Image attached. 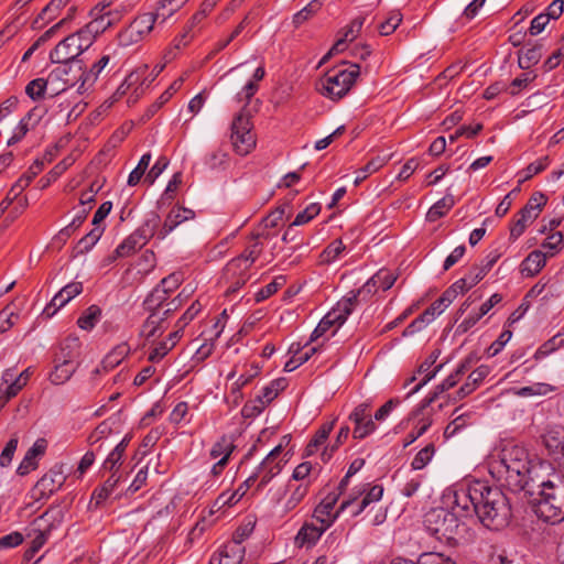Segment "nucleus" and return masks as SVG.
Here are the masks:
<instances>
[{"label":"nucleus","mask_w":564,"mask_h":564,"mask_svg":"<svg viewBox=\"0 0 564 564\" xmlns=\"http://www.w3.org/2000/svg\"><path fill=\"white\" fill-rule=\"evenodd\" d=\"M158 217L145 221L140 228L128 236L115 250L112 260L117 258H126L133 254L137 250L141 249L151 237L158 238V230L155 228L159 225Z\"/></svg>","instance_id":"13"},{"label":"nucleus","mask_w":564,"mask_h":564,"mask_svg":"<svg viewBox=\"0 0 564 564\" xmlns=\"http://www.w3.org/2000/svg\"><path fill=\"white\" fill-rule=\"evenodd\" d=\"M130 347L127 343H121L112 348L101 361V367L105 371H109L119 366L122 360L129 355Z\"/></svg>","instance_id":"32"},{"label":"nucleus","mask_w":564,"mask_h":564,"mask_svg":"<svg viewBox=\"0 0 564 564\" xmlns=\"http://www.w3.org/2000/svg\"><path fill=\"white\" fill-rule=\"evenodd\" d=\"M77 36L68 35L62 40L55 48L50 53V59L54 64H58L51 72V77L62 78V76L68 74L70 63L80 64V61L76 58L84 52L80 46V42H77Z\"/></svg>","instance_id":"10"},{"label":"nucleus","mask_w":564,"mask_h":564,"mask_svg":"<svg viewBox=\"0 0 564 564\" xmlns=\"http://www.w3.org/2000/svg\"><path fill=\"white\" fill-rule=\"evenodd\" d=\"M433 420L431 416H424L417 421L415 430L408 434L406 441L404 443V447H408L412 443H414L419 437H421L432 425Z\"/></svg>","instance_id":"58"},{"label":"nucleus","mask_w":564,"mask_h":564,"mask_svg":"<svg viewBox=\"0 0 564 564\" xmlns=\"http://www.w3.org/2000/svg\"><path fill=\"white\" fill-rule=\"evenodd\" d=\"M546 202V196L541 192H536L529 198L528 203L520 210V213L533 223L539 217Z\"/></svg>","instance_id":"34"},{"label":"nucleus","mask_w":564,"mask_h":564,"mask_svg":"<svg viewBox=\"0 0 564 564\" xmlns=\"http://www.w3.org/2000/svg\"><path fill=\"white\" fill-rule=\"evenodd\" d=\"M234 449L232 440L228 436H223L212 446L209 455L214 460H229Z\"/></svg>","instance_id":"37"},{"label":"nucleus","mask_w":564,"mask_h":564,"mask_svg":"<svg viewBox=\"0 0 564 564\" xmlns=\"http://www.w3.org/2000/svg\"><path fill=\"white\" fill-rule=\"evenodd\" d=\"M489 473L501 486L512 492L530 490V486L551 470L545 462L533 463L525 447L506 444L494 453L488 464Z\"/></svg>","instance_id":"1"},{"label":"nucleus","mask_w":564,"mask_h":564,"mask_svg":"<svg viewBox=\"0 0 564 564\" xmlns=\"http://www.w3.org/2000/svg\"><path fill=\"white\" fill-rule=\"evenodd\" d=\"M359 75L360 66L358 64H349L347 68L343 69H332L319 78L316 89L330 100H339L349 93Z\"/></svg>","instance_id":"6"},{"label":"nucleus","mask_w":564,"mask_h":564,"mask_svg":"<svg viewBox=\"0 0 564 564\" xmlns=\"http://www.w3.org/2000/svg\"><path fill=\"white\" fill-rule=\"evenodd\" d=\"M355 295L339 300L337 304L319 321L311 335V341L317 340L332 328V336H334L352 313Z\"/></svg>","instance_id":"9"},{"label":"nucleus","mask_w":564,"mask_h":564,"mask_svg":"<svg viewBox=\"0 0 564 564\" xmlns=\"http://www.w3.org/2000/svg\"><path fill=\"white\" fill-rule=\"evenodd\" d=\"M90 208H91L90 206L79 208L77 210L76 215L74 216L73 220L70 221V224H68L66 227L62 228L58 231V234L56 235V239L62 242H65L86 220V218L90 212Z\"/></svg>","instance_id":"35"},{"label":"nucleus","mask_w":564,"mask_h":564,"mask_svg":"<svg viewBox=\"0 0 564 564\" xmlns=\"http://www.w3.org/2000/svg\"><path fill=\"white\" fill-rule=\"evenodd\" d=\"M482 481L475 480L447 488L443 495V503L451 511L458 513L459 518L470 511L476 513L477 502L481 498Z\"/></svg>","instance_id":"7"},{"label":"nucleus","mask_w":564,"mask_h":564,"mask_svg":"<svg viewBox=\"0 0 564 564\" xmlns=\"http://www.w3.org/2000/svg\"><path fill=\"white\" fill-rule=\"evenodd\" d=\"M110 57L109 55H104L100 57L99 61L93 64L90 70L88 73L82 74V84L78 89H82L85 87V85L88 83L89 85H93L98 75L101 73V70L107 66L109 63Z\"/></svg>","instance_id":"47"},{"label":"nucleus","mask_w":564,"mask_h":564,"mask_svg":"<svg viewBox=\"0 0 564 564\" xmlns=\"http://www.w3.org/2000/svg\"><path fill=\"white\" fill-rule=\"evenodd\" d=\"M427 531L441 542L457 543L466 531V524L458 513L446 507L434 508L424 517Z\"/></svg>","instance_id":"5"},{"label":"nucleus","mask_w":564,"mask_h":564,"mask_svg":"<svg viewBox=\"0 0 564 564\" xmlns=\"http://www.w3.org/2000/svg\"><path fill=\"white\" fill-rule=\"evenodd\" d=\"M169 164L170 160L165 155L160 156L145 175L144 182L149 183V185H152L155 180L165 171Z\"/></svg>","instance_id":"62"},{"label":"nucleus","mask_w":564,"mask_h":564,"mask_svg":"<svg viewBox=\"0 0 564 564\" xmlns=\"http://www.w3.org/2000/svg\"><path fill=\"white\" fill-rule=\"evenodd\" d=\"M55 77H51V74L46 79L35 78L31 80L25 87V94L33 100H39L44 97L47 85Z\"/></svg>","instance_id":"45"},{"label":"nucleus","mask_w":564,"mask_h":564,"mask_svg":"<svg viewBox=\"0 0 564 564\" xmlns=\"http://www.w3.org/2000/svg\"><path fill=\"white\" fill-rule=\"evenodd\" d=\"M334 427V422H327L324 423L319 430L316 432L314 438L308 443L306 447V452L308 455H312L315 453V451L324 444V442L327 440L329 433L332 432Z\"/></svg>","instance_id":"49"},{"label":"nucleus","mask_w":564,"mask_h":564,"mask_svg":"<svg viewBox=\"0 0 564 564\" xmlns=\"http://www.w3.org/2000/svg\"><path fill=\"white\" fill-rule=\"evenodd\" d=\"M271 235L269 231L260 230L256 234H252L250 237V241L246 247L245 251L240 254L241 258L248 260L249 264L252 265L253 262L260 257L263 250V240H269Z\"/></svg>","instance_id":"27"},{"label":"nucleus","mask_w":564,"mask_h":564,"mask_svg":"<svg viewBox=\"0 0 564 564\" xmlns=\"http://www.w3.org/2000/svg\"><path fill=\"white\" fill-rule=\"evenodd\" d=\"M108 7V4H98L91 10V15L94 18L89 23H87L88 32H94L98 36L115 24V20L110 19L112 11L107 10Z\"/></svg>","instance_id":"24"},{"label":"nucleus","mask_w":564,"mask_h":564,"mask_svg":"<svg viewBox=\"0 0 564 564\" xmlns=\"http://www.w3.org/2000/svg\"><path fill=\"white\" fill-rule=\"evenodd\" d=\"M469 424V414L464 413L456 416L453 421H451L444 431L445 438H451L458 434L462 430H464Z\"/></svg>","instance_id":"56"},{"label":"nucleus","mask_w":564,"mask_h":564,"mask_svg":"<svg viewBox=\"0 0 564 564\" xmlns=\"http://www.w3.org/2000/svg\"><path fill=\"white\" fill-rule=\"evenodd\" d=\"M176 173L170 178L167 186L158 200V212L165 219L158 229V239H164L176 228Z\"/></svg>","instance_id":"11"},{"label":"nucleus","mask_w":564,"mask_h":564,"mask_svg":"<svg viewBox=\"0 0 564 564\" xmlns=\"http://www.w3.org/2000/svg\"><path fill=\"white\" fill-rule=\"evenodd\" d=\"M112 433L111 424L104 421L88 435L87 442L90 446L99 443L101 440L107 438Z\"/></svg>","instance_id":"60"},{"label":"nucleus","mask_w":564,"mask_h":564,"mask_svg":"<svg viewBox=\"0 0 564 564\" xmlns=\"http://www.w3.org/2000/svg\"><path fill=\"white\" fill-rule=\"evenodd\" d=\"M338 494H329L327 495L319 505L314 509L312 519L317 522L322 523L323 525L329 528L332 524L337 520L339 514L344 512L347 508L352 506V503L356 500V496H351L347 499H345L339 508L334 511V508L338 500Z\"/></svg>","instance_id":"14"},{"label":"nucleus","mask_w":564,"mask_h":564,"mask_svg":"<svg viewBox=\"0 0 564 564\" xmlns=\"http://www.w3.org/2000/svg\"><path fill=\"white\" fill-rule=\"evenodd\" d=\"M346 250L345 245L340 239H335L332 241L321 253V262L330 264L336 260L340 259Z\"/></svg>","instance_id":"40"},{"label":"nucleus","mask_w":564,"mask_h":564,"mask_svg":"<svg viewBox=\"0 0 564 564\" xmlns=\"http://www.w3.org/2000/svg\"><path fill=\"white\" fill-rule=\"evenodd\" d=\"M354 423L352 436L356 440H362L372 434L377 426L370 414V403L362 402L358 404L349 415Z\"/></svg>","instance_id":"16"},{"label":"nucleus","mask_w":564,"mask_h":564,"mask_svg":"<svg viewBox=\"0 0 564 564\" xmlns=\"http://www.w3.org/2000/svg\"><path fill=\"white\" fill-rule=\"evenodd\" d=\"M543 442L549 454L564 464V429L549 430L543 436Z\"/></svg>","instance_id":"25"},{"label":"nucleus","mask_w":564,"mask_h":564,"mask_svg":"<svg viewBox=\"0 0 564 564\" xmlns=\"http://www.w3.org/2000/svg\"><path fill=\"white\" fill-rule=\"evenodd\" d=\"M547 254L542 250H533L520 264V272L523 276L536 275L545 265Z\"/></svg>","instance_id":"26"},{"label":"nucleus","mask_w":564,"mask_h":564,"mask_svg":"<svg viewBox=\"0 0 564 564\" xmlns=\"http://www.w3.org/2000/svg\"><path fill=\"white\" fill-rule=\"evenodd\" d=\"M481 498L477 502L476 514L488 529L505 528L511 518V508L506 495L497 487L482 481Z\"/></svg>","instance_id":"4"},{"label":"nucleus","mask_w":564,"mask_h":564,"mask_svg":"<svg viewBox=\"0 0 564 564\" xmlns=\"http://www.w3.org/2000/svg\"><path fill=\"white\" fill-rule=\"evenodd\" d=\"M539 488L538 500L534 505V513L546 523L556 524L564 520V479L553 470L543 474L538 482L530 489Z\"/></svg>","instance_id":"3"},{"label":"nucleus","mask_w":564,"mask_h":564,"mask_svg":"<svg viewBox=\"0 0 564 564\" xmlns=\"http://www.w3.org/2000/svg\"><path fill=\"white\" fill-rule=\"evenodd\" d=\"M436 359H437V355L432 354L425 361H423L420 365L417 372L424 375V378L422 379V381L420 383H417L413 389H411L408 392V394H406L408 398L413 395L414 393L419 392L427 382H430L432 379H434L436 377V375L440 372L443 365H438L434 369H431V367L435 364Z\"/></svg>","instance_id":"28"},{"label":"nucleus","mask_w":564,"mask_h":564,"mask_svg":"<svg viewBox=\"0 0 564 564\" xmlns=\"http://www.w3.org/2000/svg\"><path fill=\"white\" fill-rule=\"evenodd\" d=\"M130 24L144 39L152 31L156 22L153 13L147 12L138 15Z\"/></svg>","instance_id":"44"},{"label":"nucleus","mask_w":564,"mask_h":564,"mask_svg":"<svg viewBox=\"0 0 564 564\" xmlns=\"http://www.w3.org/2000/svg\"><path fill=\"white\" fill-rule=\"evenodd\" d=\"M63 512L58 507L47 509L40 518H37L33 525H36L29 547L23 553L22 564L30 563L35 554L46 543L51 531L62 523Z\"/></svg>","instance_id":"8"},{"label":"nucleus","mask_w":564,"mask_h":564,"mask_svg":"<svg viewBox=\"0 0 564 564\" xmlns=\"http://www.w3.org/2000/svg\"><path fill=\"white\" fill-rule=\"evenodd\" d=\"M243 557L245 546L241 541L231 540L212 555L209 564H240Z\"/></svg>","instance_id":"17"},{"label":"nucleus","mask_w":564,"mask_h":564,"mask_svg":"<svg viewBox=\"0 0 564 564\" xmlns=\"http://www.w3.org/2000/svg\"><path fill=\"white\" fill-rule=\"evenodd\" d=\"M402 21V14L400 11H391L388 17L379 23L378 30L379 33L383 36L390 35L395 31V29L399 26V24Z\"/></svg>","instance_id":"51"},{"label":"nucleus","mask_w":564,"mask_h":564,"mask_svg":"<svg viewBox=\"0 0 564 564\" xmlns=\"http://www.w3.org/2000/svg\"><path fill=\"white\" fill-rule=\"evenodd\" d=\"M321 8L322 3L319 0H312L307 6H305L302 10L293 15L294 25L300 26L305 21L311 19L316 12H318Z\"/></svg>","instance_id":"52"},{"label":"nucleus","mask_w":564,"mask_h":564,"mask_svg":"<svg viewBox=\"0 0 564 564\" xmlns=\"http://www.w3.org/2000/svg\"><path fill=\"white\" fill-rule=\"evenodd\" d=\"M101 316V308L97 305H90L77 319L79 328L90 330L95 327Z\"/></svg>","instance_id":"42"},{"label":"nucleus","mask_w":564,"mask_h":564,"mask_svg":"<svg viewBox=\"0 0 564 564\" xmlns=\"http://www.w3.org/2000/svg\"><path fill=\"white\" fill-rule=\"evenodd\" d=\"M143 39L141 35L134 30L131 24H129L124 30H122L118 34V43L122 47H128L130 45L137 44L141 42Z\"/></svg>","instance_id":"61"},{"label":"nucleus","mask_w":564,"mask_h":564,"mask_svg":"<svg viewBox=\"0 0 564 564\" xmlns=\"http://www.w3.org/2000/svg\"><path fill=\"white\" fill-rule=\"evenodd\" d=\"M434 455H435L434 444H427L412 459L411 469L412 470H422L430 464V462L433 459Z\"/></svg>","instance_id":"46"},{"label":"nucleus","mask_w":564,"mask_h":564,"mask_svg":"<svg viewBox=\"0 0 564 564\" xmlns=\"http://www.w3.org/2000/svg\"><path fill=\"white\" fill-rule=\"evenodd\" d=\"M175 0H161L158 4L155 13L156 25L164 23L169 18H171L176 12V7L174 6Z\"/></svg>","instance_id":"53"},{"label":"nucleus","mask_w":564,"mask_h":564,"mask_svg":"<svg viewBox=\"0 0 564 564\" xmlns=\"http://www.w3.org/2000/svg\"><path fill=\"white\" fill-rule=\"evenodd\" d=\"M542 48L541 44H535L533 46H525L518 52V65L521 69H530L532 66L536 65L542 57Z\"/></svg>","instance_id":"31"},{"label":"nucleus","mask_w":564,"mask_h":564,"mask_svg":"<svg viewBox=\"0 0 564 564\" xmlns=\"http://www.w3.org/2000/svg\"><path fill=\"white\" fill-rule=\"evenodd\" d=\"M321 212V206L317 203L310 204L304 210L300 212L291 226H302L307 224Z\"/></svg>","instance_id":"59"},{"label":"nucleus","mask_w":564,"mask_h":564,"mask_svg":"<svg viewBox=\"0 0 564 564\" xmlns=\"http://www.w3.org/2000/svg\"><path fill=\"white\" fill-rule=\"evenodd\" d=\"M321 349V346H308L305 344L301 347L300 344H292L289 352L292 355L291 358L284 364V371L292 372L297 369L301 365L306 362L314 354Z\"/></svg>","instance_id":"23"},{"label":"nucleus","mask_w":564,"mask_h":564,"mask_svg":"<svg viewBox=\"0 0 564 564\" xmlns=\"http://www.w3.org/2000/svg\"><path fill=\"white\" fill-rule=\"evenodd\" d=\"M388 160L383 156L371 159L365 166L356 171L355 184L358 185L365 181L370 174L377 172L387 164Z\"/></svg>","instance_id":"43"},{"label":"nucleus","mask_w":564,"mask_h":564,"mask_svg":"<svg viewBox=\"0 0 564 564\" xmlns=\"http://www.w3.org/2000/svg\"><path fill=\"white\" fill-rule=\"evenodd\" d=\"M555 391V387L545 382H535L530 386L521 387L514 390V394L521 398L546 395Z\"/></svg>","instance_id":"39"},{"label":"nucleus","mask_w":564,"mask_h":564,"mask_svg":"<svg viewBox=\"0 0 564 564\" xmlns=\"http://www.w3.org/2000/svg\"><path fill=\"white\" fill-rule=\"evenodd\" d=\"M251 265L248 260L240 256L230 260L225 268V275L228 280H232L228 291L235 292L239 290L249 279V269Z\"/></svg>","instance_id":"18"},{"label":"nucleus","mask_w":564,"mask_h":564,"mask_svg":"<svg viewBox=\"0 0 564 564\" xmlns=\"http://www.w3.org/2000/svg\"><path fill=\"white\" fill-rule=\"evenodd\" d=\"M70 345L62 347V357L56 358V366L50 375V380L54 384H63L66 382L76 370L75 361L70 352L64 354L66 348Z\"/></svg>","instance_id":"20"},{"label":"nucleus","mask_w":564,"mask_h":564,"mask_svg":"<svg viewBox=\"0 0 564 564\" xmlns=\"http://www.w3.org/2000/svg\"><path fill=\"white\" fill-rule=\"evenodd\" d=\"M64 481L65 476L62 471L51 470L36 482L35 487L41 491V495L50 496L59 490Z\"/></svg>","instance_id":"29"},{"label":"nucleus","mask_w":564,"mask_h":564,"mask_svg":"<svg viewBox=\"0 0 564 564\" xmlns=\"http://www.w3.org/2000/svg\"><path fill=\"white\" fill-rule=\"evenodd\" d=\"M175 301L176 276L171 273L143 301L144 310L151 313L142 326L144 336L152 337L158 328H164L166 319L176 312Z\"/></svg>","instance_id":"2"},{"label":"nucleus","mask_w":564,"mask_h":564,"mask_svg":"<svg viewBox=\"0 0 564 564\" xmlns=\"http://www.w3.org/2000/svg\"><path fill=\"white\" fill-rule=\"evenodd\" d=\"M120 478V475L112 473L100 487L93 491L90 505L94 503L95 508H98L113 492Z\"/></svg>","instance_id":"30"},{"label":"nucleus","mask_w":564,"mask_h":564,"mask_svg":"<svg viewBox=\"0 0 564 564\" xmlns=\"http://www.w3.org/2000/svg\"><path fill=\"white\" fill-rule=\"evenodd\" d=\"M328 528L322 523L315 522L313 519L311 522H305L299 530L295 536V544L299 547H311L319 540L322 534Z\"/></svg>","instance_id":"21"},{"label":"nucleus","mask_w":564,"mask_h":564,"mask_svg":"<svg viewBox=\"0 0 564 564\" xmlns=\"http://www.w3.org/2000/svg\"><path fill=\"white\" fill-rule=\"evenodd\" d=\"M455 205L454 197L452 195H446L434 203L426 214V219L429 221H436L437 219L445 216Z\"/></svg>","instance_id":"38"},{"label":"nucleus","mask_w":564,"mask_h":564,"mask_svg":"<svg viewBox=\"0 0 564 564\" xmlns=\"http://www.w3.org/2000/svg\"><path fill=\"white\" fill-rule=\"evenodd\" d=\"M535 78L536 74L534 72L521 74L511 82L509 87V94L512 96L517 95L522 88H525Z\"/></svg>","instance_id":"63"},{"label":"nucleus","mask_w":564,"mask_h":564,"mask_svg":"<svg viewBox=\"0 0 564 564\" xmlns=\"http://www.w3.org/2000/svg\"><path fill=\"white\" fill-rule=\"evenodd\" d=\"M379 288L376 284V280L371 276L359 290L350 291L347 293L345 297H350L355 295L354 308L357 306L358 297L361 296L364 300L369 299L372 294H375Z\"/></svg>","instance_id":"55"},{"label":"nucleus","mask_w":564,"mask_h":564,"mask_svg":"<svg viewBox=\"0 0 564 564\" xmlns=\"http://www.w3.org/2000/svg\"><path fill=\"white\" fill-rule=\"evenodd\" d=\"M376 280V284L379 289L387 291L397 281V275L389 269H380L376 274L372 275Z\"/></svg>","instance_id":"57"},{"label":"nucleus","mask_w":564,"mask_h":564,"mask_svg":"<svg viewBox=\"0 0 564 564\" xmlns=\"http://www.w3.org/2000/svg\"><path fill=\"white\" fill-rule=\"evenodd\" d=\"M465 372H466V366L465 365L458 366L454 372H452L445 380H443L440 384H437L435 387L434 391L422 401L421 408L415 413V415L419 412L426 409L427 406H430L442 393H444L445 391L455 387L458 383V381L460 380V378L465 375Z\"/></svg>","instance_id":"22"},{"label":"nucleus","mask_w":564,"mask_h":564,"mask_svg":"<svg viewBox=\"0 0 564 564\" xmlns=\"http://www.w3.org/2000/svg\"><path fill=\"white\" fill-rule=\"evenodd\" d=\"M290 455L281 454V446H275L260 463L257 471L259 478V488L265 487L275 476H278L285 464L289 462Z\"/></svg>","instance_id":"15"},{"label":"nucleus","mask_w":564,"mask_h":564,"mask_svg":"<svg viewBox=\"0 0 564 564\" xmlns=\"http://www.w3.org/2000/svg\"><path fill=\"white\" fill-rule=\"evenodd\" d=\"M151 162V154L145 153L141 156L138 165L130 172L128 177V185L135 186L140 183L141 178L145 175V171Z\"/></svg>","instance_id":"50"},{"label":"nucleus","mask_w":564,"mask_h":564,"mask_svg":"<svg viewBox=\"0 0 564 564\" xmlns=\"http://www.w3.org/2000/svg\"><path fill=\"white\" fill-rule=\"evenodd\" d=\"M230 130V141L237 154L247 155L256 148V137L248 113L239 112L234 118Z\"/></svg>","instance_id":"12"},{"label":"nucleus","mask_w":564,"mask_h":564,"mask_svg":"<svg viewBox=\"0 0 564 564\" xmlns=\"http://www.w3.org/2000/svg\"><path fill=\"white\" fill-rule=\"evenodd\" d=\"M83 292L82 282H70L65 285L58 293L54 295L52 301L46 305L43 313L48 317L53 316L59 308L65 306L72 299Z\"/></svg>","instance_id":"19"},{"label":"nucleus","mask_w":564,"mask_h":564,"mask_svg":"<svg viewBox=\"0 0 564 564\" xmlns=\"http://www.w3.org/2000/svg\"><path fill=\"white\" fill-rule=\"evenodd\" d=\"M549 165V158L543 156L538 159L536 161L530 163L522 172L521 177L519 180L520 183H523L534 175L539 174L540 172L544 171L546 166Z\"/></svg>","instance_id":"54"},{"label":"nucleus","mask_w":564,"mask_h":564,"mask_svg":"<svg viewBox=\"0 0 564 564\" xmlns=\"http://www.w3.org/2000/svg\"><path fill=\"white\" fill-rule=\"evenodd\" d=\"M365 22L364 17L355 18L345 29L343 37L338 39L333 45L332 51H344L347 42L354 41L362 29Z\"/></svg>","instance_id":"33"},{"label":"nucleus","mask_w":564,"mask_h":564,"mask_svg":"<svg viewBox=\"0 0 564 564\" xmlns=\"http://www.w3.org/2000/svg\"><path fill=\"white\" fill-rule=\"evenodd\" d=\"M105 228L104 226H97V228H93L86 236H84L76 246L77 254H83L93 249V247L100 239Z\"/></svg>","instance_id":"41"},{"label":"nucleus","mask_w":564,"mask_h":564,"mask_svg":"<svg viewBox=\"0 0 564 564\" xmlns=\"http://www.w3.org/2000/svg\"><path fill=\"white\" fill-rule=\"evenodd\" d=\"M144 74L145 69L141 73L139 70L131 72L121 83V85L117 88V90L113 94V98L118 100L123 95H126L131 88H133V94H137L142 85L141 79L143 78Z\"/></svg>","instance_id":"36"},{"label":"nucleus","mask_w":564,"mask_h":564,"mask_svg":"<svg viewBox=\"0 0 564 564\" xmlns=\"http://www.w3.org/2000/svg\"><path fill=\"white\" fill-rule=\"evenodd\" d=\"M564 246L563 235L561 231L553 232L549 235L541 245L542 251L547 254V257H553Z\"/></svg>","instance_id":"48"},{"label":"nucleus","mask_w":564,"mask_h":564,"mask_svg":"<svg viewBox=\"0 0 564 564\" xmlns=\"http://www.w3.org/2000/svg\"><path fill=\"white\" fill-rule=\"evenodd\" d=\"M421 564H456L449 556L443 553H424L421 555Z\"/></svg>","instance_id":"64"}]
</instances>
